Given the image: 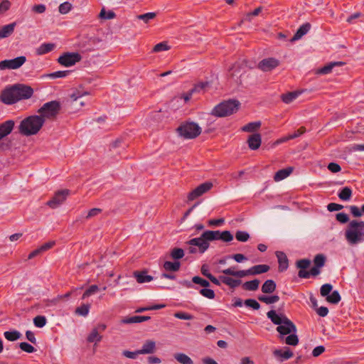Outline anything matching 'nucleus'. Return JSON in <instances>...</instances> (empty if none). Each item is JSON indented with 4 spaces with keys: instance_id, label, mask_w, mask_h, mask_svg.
Segmentation results:
<instances>
[{
    "instance_id": "nucleus-1",
    "label": "nucleus",
    "mask_w": 364,
    "mask_h": 364,
    "mask_svg": "<svg viewBox=\"0 0 364 364\" xmlns=\"http://www.w3.org/2000/svg\"><path fill=\"white\" fill-rule=\"evenodd\" d=\"M267 316L274 324L278 326L277 331L279 333L280 340H284L285 343L289 346H294L299 343L296 326L284 314L271 310L267 312Z\"/></svg>"
},
{
    "instance_id": "nucleus-2",
    "label": "nucleus",
    "mask_w": 364,
    "mask_h": 364,
    "mask_svg": "<svg viewBox=\"0 0 364 364\" xmlns=\"http://www.w3.org/2000/svg\"><path fill=\"white\" fill-rule=\"evenodd\" d=\"M345 238L350 245L364 242V221L353 220L350 221L345 231Z\"/></svg>"
},
{
    "instance_id": "nucleus-3",
    "label": "nucleus",
    "mask_w": 364,
    "mask_h": 364,
    "mask_svg": "<svg viewBox=\"0 0 364 364\" xmlns=\"http://www.w3.org/2000/svg\"><path fill=\"white\" fill-rule=\"evenodd\" d=\"M44 121L38 115H31L23 119L19 126L18 131L23 136L36 134L42 128Z\"/></svg>"
},
{
    "instance_id": "nucleus-4",
    "label": "nucleus",
    "mask_w": 364,
    "mask_h": 364,
    "mask_svg": "<svg viewBox=\"0 0 364 364\" xmlns=\"http://www.w3.org/2000/svg\"><path fill=\"white\" fill-rule=\"evenodd\" d=\"M270 267L267 264H257L245 270L235 271V267H230L222 270V272L226 275L235 276L240 278L245 277L248 275H257L267 272Z\"/></svg>"
},
{
    "instance_id": "nucleus-5",
    "label": "nucleus",
    "mask_w": 364,
    "mask_h": 364,
    "mask_svg": "<svg viewBox=\"0 0 364 364\" xmlns=\"http://www.w3.org/2000/svg\"><path fill=\"white\" fill-rule=\"evenodd\" d=\"M239 107L240 102L237 100L223 101L213 109L211 114L218 117H225L236 112Z\"/></svg>"
},
{
    "instance_id": "nucleus-6",
    "label": "nucleus",
    "mask_w": 364,
    "mask_h": 364,
    "mask_svg": "<svg viewBox=\"0 0 364 364\" xmlns=\"http://www.w3.org/2000/svg\"><path fill=\"white\" fill-rule=\"evenodd\" d=\"M178 135L186 139L196 138L201 133V128L199 125L193 122H185L176 129Z\"/></svg>"
},
{
    "instance_id": "nucleus-7",
    "label": "nucleus",
    "mask_w": 364,
    "mask_h": 364,
    "mask_svg": "<svg viewBox=\"0 0 364 364\" xmlns=\"http://www.w3.org/2000/svg\"><path fill=\"white\" fill-rule=\"evenodd\" d=\"M61 106L58 101L53 100L43 104L38 110V117L43 118L44 122L46 119H52L56 117L60 110Z\"/></svg>"
},
{
    "instance_id": "nucleus-8",
    "label": "nucleus",
    "mask_w": 364,
    "mask_h": 364,
    "mask_svg": "<svg viewBox=\"0 0 364 364\" xmlns=\"http://www.w3.org/2000/svg\"><path fill=\"white\" fill-rule=\"evenodd\" d=\"M0 100L6 105H13L19 101L15 85L5 88L1 92Z\"/></svg>"
},
{
    "instance_id": "nucleus-9",
    "label": "nucleus",
    "mask_w": 364,
    "mask_h": 364,
    "mask_svg": "<svg viewBox=\"0 0 364 364\" xmlns=\"http://www.w3.org/2000/svg\"><path fill=\"white\" fill-rule=\"evenodd\" d=\"M26 61L25 56H18L14 59L0 61V70H16L21 68Z\"/></svg>"
},
{
    "instance_id": "nucleus-10",
    "label": "nucleus",
    "mask_w": 364,
    "mask_h": 364,
    "mask_svg": "<svg viewBox=\"0 0 364 364\" xmlns=\"http://www.w3.org/2000/svg\"><path fill=\"white\" fill-rule=\"evenodd\" d=\"M80 60L81 56L78 53H66L58 58V62L63 66L70 67Z\"/></svg>"
},
{
    "instance_id": "nucleus-11",
    "label": "nucleus",
    "mask_w": 364,
    "mask_h": 364,
    "mask_svg": "<svg viewBox=\"0 0 364 364\" xmlns=\"http://www.w3.org/2000/svg\"><path fill=\"white\" fill-rule=\"evenodd\" d=\"M68 195V190L59 191L56 192L54 196L47 202V205L50 208L55 209L64 203Z\"/></svg>"
},
{
    "instance_id": "nucleus-12",
    "label": "nucleus",
    "mask_w": 364,
    "mask_h": 364,
    "mask_svg": "<svg viewBox=\"0 0 364 364\" xmlns=\"http://www.w3.org/2000/svg\"><path fill=\"white\" fill-rule=\"evenodd\" d=\"M213 187V183L211 182H205L198 186H197L195 189H193L191 192L189 193L188 196V200H193L197 198L200 197L203 194L205 193L208 191H210Z\"/></svg>"
},
{
    "instance_id": "nucleus-13",
    "label": "nucleus",
    "mask_w": 364,
    "mask_h": 364,
    "mask_svg": "<svg viewBox=\"0 0 364 364\" xmlns=\"http://www.w3.org/2000/svg\"><path fill=\"white\" fill-rule=\"evenodd\" d=\"M189 245L198 247V252L200 254L204 253L209 247V241L206 237H204L203 233L199 237H196L190 240L187 242Z\"/></svg>"
},
{
    "instance_id": "nucleus-14",
    "label": "nucleus",
    "mask_w": 364,
    "mask_h": 364,
    "mask_svg": "<svg viewBox=\"0 0 364 364\" xmlns=\"http://www.w3.org/2000/svg\"><path fill=\"white\" fill-rule=\"evenodd\" d=\"M279 65V61L274 58H268L263 59L258 64V68L264 71L268 72L274 69Z\"/></svg>"
},
{
    "instance_id": "nucleus-15",
    "label": "nucleus",
    "mask_w": 364,
    "mask_h": 364,
    "mask_svg": "<svg viewBox=\"0 0 364 364\" xmlns=\"http://www.w3.org/2000/svg\"><path fill=\"white\" fill-rule=\"evenodd\" d=\"M17 96L21 100L29 99L33 94V90L30 87L22 84L15 85Z\"/></svg>"
},
{
    "instance_id": "nucleus-16",
    "label": "nucleus",
    "mask_w": 364,
    "mask_h": 364,
    "mask_svg": "<svg viewBox=\"0 0 364 364\" xmlns=\"http://www.w3.org/2000/svg\"><path fill=\"white\" fill-rule=\"evenodd\" d=\"M14 124V121L11 119L0 124V140L8 136L12 132Z\"/></svg>"
},
{
    "instance_id": "nucleus-17",
    "label": "nucleus",
    "mask_w": 364,
    "mask_h": 364,
    "mask_svg": "<svg viewBox=\"0 0 364 364\" xmlns=\"http://www.w3.org/2000/svg\"><path fill=\"white\" fill-rule=\"evenodd\" d=\"M207 85L208 82H200L196 85L188 92L183 94L181 98L183 99L184 102L186 103L191 100L194 92H200L203 90Z\"/></svg>"
},
{
    "instance_id": "nucleus-18",
    "label": "nucleus",
    "mask_w": 364,
    "mask_h": 364,
    "mask_svg": "<svg viewBox=\"0 0 364 364\" xmlns=\"http://www.w3.org/2000/svg\"><path fill=\"white\" fill-rule=\"evenodd\" d=\"M276 256L279 263V272H284L289 267V260L286 254L281 251L276 252Z\"/></svg>"
},
{
    "instance_id": "nucleus-19",
    "label": "nucleus",
    "mask_w": 364,
    "mask_h": 364,
    "mask_svg": "<svg viewBox=\"0 0 364 364\" xmlns=\"http://www.w3.org/2000/svg\"><path fill=\"white\" fill-rule=\"evenodd\" d=\"M248 146L252 150H257L259 148L262 143V138L259 134H253L250 135L247 140Z\"/></svg>"
},
{
    "instance_id": "nucleus-20",
    "label": "nucleus",
    "mask_w": 364,
    "mask_h": 364,
    "mask_svg": "<svg viewBox=\"0 0 364 364\" xmlns=\"http://www.w3.org/2000/svg\"><path fill=\"white\" fill-rule=\"evenodd\" d=\"M273 354L281 362L291 358L294 355L292 351L288 348H286L285 350L277 349L273 352Z\"/></svg>"
},
{
    "instance_id": "nucleus-21",
    "label": "nucleus",
    "mask_w": 364,
    "mask_h": 364,
    "mask_svg": "<svg viewBox=\"0 0 364 364\" xmlns=\"http://www.w3.org/2000/svg\"><path fill=\"white\" fill-rule=\"evenodd\" d=\"M55 48V44L53 43H44L38 47L36 53L38 55H42L52 51Z\"/></svg>"
},
{
    "instance_id": "nucleus-22",
    "label": "nucleus",
    "mask_w": 364,
    "mask_h": 364,
    "mask_svg": "<svg viewBox=\"0 0 364 364\" xmlns=\"http://www.w3.org/2000/svg\"><path fill=\"white\" fill-rule=\"evenodd\" d=\"M151 318L148 316H134L128 318H124L122 320V323H141L149 320Z\"/></svg>"
},
{
    "instance_id": "nucleus-23",
    "label": "nucleus",
    "mask_w": 364,
    "mask_h": 364,
    "mask_svg": "<svg viewBox=\"0 0 364 364\" xmlns=\"http://www.w3.org/2000/svg\"><path fill=\"white\" fill-rule=\"evenodd\" d=\"M156 350V343L151 340H147L143 344L142 348L139 350L141 354L153 353Z\"/></svg>"
},
{
    "instance_id": "nucleus-24",
    "label": "nucleus",
    "mask_w": 364,
    "mask_h": 364,
    "mask_svg": "<svg viewBox=\"0 0 364 364\" xmlns=\"http://www.w3.org/2000/svg\"><path fill=\"white\" fill-rule=\"evenodd\" d=\"M293 171L292 167H287L286 168H283L279 170L276 172L274 176V180L277 182L284 180L287 177H288Z\"/></svg>"
},
{
    "instance_id": "nucleus-25",
    "label": "nucleus",
    "mask_w": 364,
    "mask_h": 364,
    "mask_svg": "<svg viewBox=\"0 0 364 364\" xmlns=\"http://www.w3.org/2000/svg\"><path fill=\"white\" fill-rule=\"evenodd\" d=\"M15 26V22L2 26L0 28V39L7 38L11 36L14 31Z\"/></svg>"
},
{
    "instance_id": "nucleus-26",
    "label": "nucleus",
    "mask_w": 364,
    "mask_h": 364,
    "mask_svg": "<svg viewBox=\"0 0 364 364\" xmlns=\"http://www.w3.org/2000/svg\"><path fill=\"white\" fill-rule=\"evenodd\" d=\"M277 285L274 280L267 279L262 284L261 290L264 294H271L276 289Z\"/></svg>"
},
{
    "instance_id": "nucleus-27",
    "label": "nucleus",
    "mask_w": 364,
    "mask_h": 364,
    "mask_svg": "<svg viewBox=\"0 0 364 364\" xmlns=\"http://www.w3.org/2000/svg\"><path fill=\"white\" fill-rule=\"evenodd\" d=\"M219 279L227 286L230 287V288H235L236 287L239 286L241 283V281L240 279H235L230 277L226 276H220Z\"/></svg>"
},
{
    "instance_id": "nucleus-28",
    "label": "nucleus",
    "mask_w": 364,
    "mask_h": 364,
    "mask_svg": "<svg viewBox=\"0 0 364 364\" xmlns=\"http://www.w3.org/2000/svg\"><path fill=\"white\" fill-rule=\"evenodd\" d=\"M311 28V25L309 23L302 24L296 33L294 34L292 40L296 41L300 39L303 36L306 34Z\"/></svg>"
},
{
    "instance_id": "nucleus-29",
    "label": "nucleus",
    "mask_w": 364,
    "mask_h": 364,
    "mask_svg": "<svg viewBox=\"0 0 364 364\" xmlns=\"http://www.w3.org/2000/svg\"><path fill=\"white\" fill-rule=\"evenodd\" d=\"M134 276L138 283H146L153 280V277L146 274L145 272H134Z\"/></svg>"
},
{
    "instance_id": "nucleus-30",
    "label": "nucleus",
    "mask_w": 364,
    "mask_h": 364,
    "mask_svg": "<svg viewBox=\"0 0 364 364\" xmlns=\"http://www.w3.org/2000/svg\"><path fill=\"white\" fill-rule=\"evenodd\" d=\"M222 232L220 230H205L203 232L204 237H206L208 241H213L220 240Z\"/></svg>"
},
{
    "instance_id": "nucleus-31",
    "label": "nucleus",
    "mask_w": 364,
    "mask_h": 364,
    "mask_svg": "<svg viewBox=\"0 0 364 364\" xmlns=\"http://www.w3.org/2000/svg\"><path fill=\"white\" fill-rule=\"evenodd\" d=\"M343 65H344V63L341 62V61L331 62V63L327 64L326 65L323 66V68H321L318 70V73L322 74V75H326V74L330 73L335 66H341Z\"/></svg>"
},
{
    "instance_id": "nucleus-32",
    "label": "nucleus",
    "mask_w": 364,
    "mask_h": 364,
    "mask_svg": "<svg viewBox=\"0 0 364 364\" xmlns=\"http://www.w3.org/2000/svg\"><path fill=\"white\" fill-rule=\"evenodd\" d=\"M181 267V262L178 261L170 262L166 261L164 263L163 267L168 272H177Z\"/></svg>"
},
{
    "instance_id": "nucleus-33",
    "label": "nucleus",
    "mask_w": 364,
    "mask_h": 364,
    "mask_svg": "<svg viewBox=\"0 0 364 364\" xmlns=\"http://www.w3.org/2000/svg\"><path fill=\"white\" fill-rule=\"evenodd\" d=\"M338 198L344 201H348L351 198L352 190L350 187L346 186L341 189L338 193Z\"/></svg>"
},
{
    "instance_id": "nucleus-34",
    "label": "nucleus",
    "mask_w": 364,
    "mask_h": 364,
    "mask_svg": "<svg viewBox=\"0 0 364 364\" xmlns=\"http://www.w3.org/2000/svg\"><path fill=\"white\" fill-rule=\"evenodd\" d=\"M174 358L181 364H193L192 359L186 354L183 353H177L173 355Z\"/></svg>"
},
{
    "instance_id": "nucleus-35",
    "label": "nucleus",
    "mask_w": 364,
    "mask_h": 364,
    "mask_svg": "<svg viewBox=\"0 0 364 364\" xmlns=\"http://www.w3.org/2000/svg\"><path fill=\"white\" fill-rule=\"evenodd\" d=\"M258 300L265 303L266 304H272L277 303L279 300V296L277 295H272V296H267V295H259L258 296Z\"/></svg>"
},
{
    "instance_id": "nucleus-36",
    "label": "nucleus",
    "mask_w": 364,
    "mask_h": 364,
    "mask_svg": "<svg viewBox=\"0 0 364 364\" xmlns=\"http://www.w3.org/2000/svg\"><path fill=\"white\" fill-rule=\"evenodd\" d=\"M259 280L257 279L246 282L242 284L243 289L247 291H256L259 288Z\"/></svg>"
},
{
    "instance_id": "nucleus-37",
    "label": "nucleus",
    "mask_w": 364,
    "mask_h": 364,
    "mask_svg": "<svg viewBox=\"0 0 364 364\" xmlns=\"http://www.w3.org/2000/svg\"><path fill=\"white\" fill-rule=\"evenodd\" d=\"M87 341L89 343H99L102 340V336L97 332V329L93 328L90 333L88 335Z\"/></svg>"
},
{
    "instance_id": "nucleus-38",
    "label": "nucleus",
    "mask_w": 364,
    "mask_h": 364,
    "mask_svg": "<svg viewBox=\"0 0 364 364\" xmlns=\"http://www.w3.org/2000/svg\"><path fill=\"white\" fill-rule=\"evenodd\" d=\"M299 95L298 92H291L282 95V101L286 104H289L293 102Z\"/></svg>"
},
{
    "instance_id": "nucleus-39",
    "label": "nucleus",
    "mask_w": 364,
    "mask_h": 364,
    "mask_svg": "<svg viewBox=\"0 0 364 364\" xmlns=\"http://www.w3.org/2000/svg\"><path fill=\"white\" fill-rule=\"evenodd\" d=\"M261 125L260 122H250L242 127V130L246 132H252L257 129Z\"/></svg>"
},
{
    "instance_id": "nucleus-40",
    "label": "nucleus",
    "mask_w": 364,
    "mask_h": 364,
    "mask_svg": "<svg viewBox=\"0 0 364 364\" xmlns=\"http://www.w3.org/2000/svg\"><path fill=\"white\" fill-rule=\"evenodd\" d=\"M4 337L9 341H15L21 337V333L18 331H5Z\"/></svg>"
},
{
    "instance_id": "nucleus-41",
    "label": "nucleus",
    "mask_w": 364,
    "mask_h": 364,
    "mask_svg": "<svg viewBox=\"0 0 364 364\" xmlns=\"http://www.w3.org/2000/svg\"><path fill=\"white\" fill-rule=\"evenodd\" d=\"M341 299V298L338 291H333L326 297V301L333 304H338Z\"/></svg>"
},
{
    "instance_id": "nucleus-42",
    "label": "nucleus",
    "mask_w": 364,
    "mask_h": 364,
    "mask_svg": "<svg viewBox=\"0 0 364 364\" xmlns=\"http://www.w3.org/2000/svg\"><path fill=\"white\" fill-rule=\"evenodd\" d=\"M90 309V304H82L75 309V314L80 316H86L88 315Z\"/></svg>"
},
{
    "instance_id": "nucleus-43",
    "label": "nucleus",
    "mask_w": 364,
    "mask_h": 364,
    "mask_svg": "<svg viewBox=\"0 0 364 364\" xmlns=\"http://www.w3.org/2000/svg\"><path fill=\"white\" fill-rule=\"evenodd\" d=\"M235 238L240 242H247L250 239V234L246 231L238 230L235 233Z\"/></svg>"
},
{
    "instance_id": "nucleus-44",
    "label": "nucleus",
    "mask_w": 364,
    "mask_h": 364,
    "mask_svg": "<svg viewBox=\"0 0 364 364\" xmlns=\"http://www.w3.org/2000/svg\"><path fill=\"white\" fill-rule=\"evenodd\" d=\"M326 257L322 254L316 255L314 259V265L318 267H323L325 264Z\"/></svg>"
},
{
    "instance_id": "nucleus-45",
    "label": "nucleus",
    "mask_w": 364,
    "mask_h": 364,
    "mask_svg": "<svg viewBox=\"0 0 364 364\" xmlns=\"http://www.w3.org/2000/svg\"><path fill=\"white\" fill-rule=\"evenodd\" d=\"M47 319L44 316H37L33 318V323L38 328H43L46 326Z\"/></svg>"
},
{
    "instance_id": "nucleus-46",
    "label": "nucleus",
    "mask_w": 364,
    "mask_h": 364,
    "mask_svg": "<svg viewBox=\"0 0 364 364\" xmlns=\"http://www.w3.org/2000/svg\"><path fill=\"white\" fill-rule=\"evenodd\" d=\"M350 212L352 214V215L355 218H359L363 215L364 212L363 211V205L359 208L356 205H350L349 207Z\"/></svg>"
},
{
    "instance_id": "nucleus-47",
    "label": "nucleus",
    "mask_w": 364,
    "mask_h": 364,
    "mask_svg": "<svg viewBox=\"0 0 364 364\" xmlns=\"http://www.w3.org/2000/svg\"><path fill=\"white\" fill-rule=\"evenodd\" d=\"M184 256V251L181 248H173L171 251V257L173 259H181Z\"/></svg>"
},
{
    "instance_id": "nucleus-48",
    "label": "nucleus",
    "mask_w": 364,
    "mask_h": 364,
    "mask_svg": "<svg viewBox=\"0 0 364 364\" xmlns=\"http://www.w3.org/2000/svg\"><path fill=\"white\" fill-rule=\"evenodd\" d=\"M200 294L203 296L204 297H206L210 299H213L215 298V294L213 290L210 289H208L207 287H204L203 289H201L199 291Z\"/></svg>"
},
{
    "instance_id": "nucleus-49",
    "label": "nucleus",
    "mask_w": 364,
    "mask_h": 364,
    "mask_svg": "<svg viewBox=\"0 0 364 364\" xmlns=\"http://www.w3.org/2000/svg\"><path fill=\"white\" fill-rule=\"evenodd\" d=\"M99 288L97 285H91L82 294V299H85L87 297L90 296L98 291Z\"/></svg>"
},
{
    "instance_id": "nucleus-50",
    "label": "nucleus",
    "mask_w": 364,
    "mask_h": 364,
    "mask_svg": "<svg viewBox=\"0 0 364 364\" xmlns=\"http://www.w3.org/2000/svg\"><path fill=\"white\" fill-rule=\"evenodd\" d=\"M246 306L252 308L254 310H258L260 308V304L253 299H248L244 301Z\"/></svg>"
},
{
    "instance_id": "nucleus-51",
    "label": "nucleus",
    "mask_w": 364,
    "mask_h": 364,
    "mask_svg": "<svg viewBox=\"0 0 364 364\" xmlns=\"http://www.w3.org/2000/svg\"><path fill=\"white\" fill-rule=\"evenodd\" d=\"M72 9V4L68 1L62 3L59 6V12L62 14H68Z\"/></svg>"
},
{
    "instance_id": "nucleus-52",
    "label": "nucleus",
    "mask_w": 364,
    "mask_h": 364,
    "mask_svg": "<svg viewBox=\"0 0 364 364\" xmlns=\"http://www.w3.org/2000/svg\"><path fill=\"white\" fill-rule=\"evenodd\" d=\"M333 286L330 284H323L320 289V294L322 296H328L332 291Z\"/></svg>"
},
{
    "instance_id": "nucleus-53",
    "label": "nucleus",
    "mask_w": 364,
    "mask_h": 364,
    "mask_svg": "<svg viewBox=\"0 0 364 364\" xmlns=\"http://www.w3.org/2000/svg\"><path fill=\"white\" fill-rule=\"evenodd\" d=\"M311 261L309 259H302L296 262V266L300 269H306L309 267Z\"/></svg>"
},
{
    "instance_id": "nucleus-54",
    "label": "nucleus",
    "mask_w": 364,
    "mask_h": 364,
    "mask_svg": "<svg viewBox=\"0 0 364 364\" xmlns=\"http://www.w3.org/2000/svg\"><path fill=\"white\" fill-rule=\"evenodd\" d=\"M192 282L195 284H200V286H202L203 287H208L210 286V283L208 281H207L198 276L193 277L192 279Z\"/></svg>"
},
{
    "instance_id": "nucleus-55",
    "label": "nucleus",
    "mask_w": 364,
    "mask_h": 364,
    "mask_svg": "<svg viewBox=\"0 0 364 364\" xmlns=\"http://www.w3.org/2000/svg\"><path fill=\"white\" fill-rule=\"evenodd\" d=\"M70 73V71H69V70H63V71L59 70V71H55V72H53V73L49 74L48 76L53 79L54 78H62V77H66Z\"/></svg>"
},
{
    "instance_id": "nucleus-56",
    "label": "nucleus",
    "mask_w": 364,
    "mask_h": 364,
    "mask_svg": "<svg viewBox=\"0 0 364 364\" xmlns=\"http://www.w3.org/2000/svg\"><path fill=\"white\" fill-rule=\"evenodd\" d=\"M156 16V13L149 12L144 14L139 15L137 18L140 20L144 21L145 23H148L150 20L153 19Z\"/></svg>"
},
{
    "instance_id": "nucleus-57",
    "label": "nucleus",
    "mask_w": 364,
    "mask_h": 364,
    "mask_svg": "<svg viewBox=\"0 0 364 364\" xmlns=\"http://www.w3.org/2000/svg\"><path fill=\"white\" fill-rule=\"evenodd\" d=\"M174 316L177 318L183 319V320H191L193 318V315L186 313V312H183V311H178V312L175 313Z\"/></svg>"
},
{
    "instance_id": "nucleus-58",
    "label": "nucleus",
    "mask_w": 364,
    "mask_h": 364,
    "mask_svg": "<svg viewBox=\"0 0 364 364\" xmlns=\"http://www.w3.org/2000/svg\"><path fill=\"white\" fill-rule=\"evenodd\" d=\"M19 347L22 350L29 353H33L36 350L33 346L26 342L21 343Z\"/></svg>"
},
{
    "instance_id": "nucleus-59",
    "label": "nucleus",
    "mask_w": 364,
    "mask_h": 364,
    "mask_svg": "<svg viewBox=\"0 0 364 364\" xmlns=\"http://www.w3.org/2000/svg\"><path fill=\"white\" fill-rule=\"evenodd\" d=\"M87 95H89L87 92L76 90L70 95V97L73 102H77L80 98Z\"/></svg>"
},
{
    "instance_id": "nucleus-60",
    "label": "nucleus",
    "mask_w": 364,
    "mask_h": 364,
    "mask_svg": "<svg viewBox=\"0 0 364 364\" xmlns=\"http://www.w3.org/2000/svg\"><path fill=\"white\" fill-rule=\"evenodd\" d=\"M233 240V235L229 230H225L222 232L220 240L228 242Z\"/></svg>"
},
{
    "instance_id": "nucleus-61",
    "label": "nucleus",
    "mask_w": 364,
    "mask_h": 364,
    "mask_svg": "<svg viewBox=\"0 0 364 364\" xmlns=\"http://www.w3.org/2000/svg\"><path fill=\"white\" fill-rule=\"evenodd\" d=\"M100 16L104 19H112L115 17V14L112 11L106 12L105 10L102 9L100 13Z\"/></svg>"
},
{
    "instance_id": "nucleus-62",
    "label": "nucleus",
    "mask_w": 364,
    "mask_h": 364,
    "mask_svg": "<svg viewBox=\"0 0 364 364\" xmlns=\"http://www.w3.org/2000/svg\"><path fill=\"white\" fill-rule=\"evenodd\" d=\"M141 352L139 350L136 351L124 350L122 355L126 358L131 359H136L138 355H140Z\"/></svg>"
},
{
    "instance_id": "nucleus-63",
    "label": "nucleus",
    "mask_w": 364,
    "mask_h": 364,
    "mask_svg": "<svg viewBox=\"0 0 364 364\" xmlns=\"http://www.w3.org/2000/svg\"><path fill=\"white\" fill-rule=\"evenodd\" d=\"M336 220L341 223H346L349 221L348 215L345 213H339L336 215Z\"/></svg>"
},
{
    "instance_id": "nucleus-64",
    "label": "nucleus",
    "mask_w": 364,
    "mask_h": 364,
    "mask_svg": "<svg viewBox=\"0 0 364 364\" xmlns=\"http://www.w3.org/2000/svg\"><path fill=\"white\" fill-rule=\"evenodd\" d=\"M11 6V3L8 0H3L0 4V14L7 11Z\"/></svg>"
}]
</instances>
